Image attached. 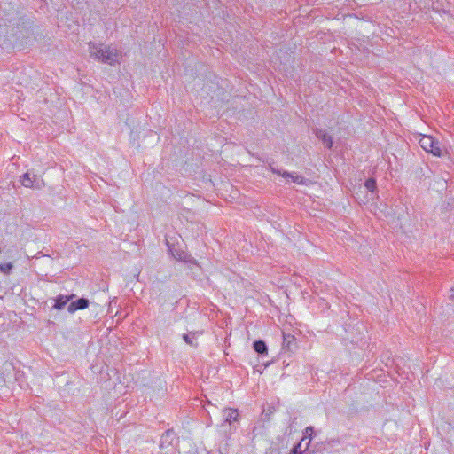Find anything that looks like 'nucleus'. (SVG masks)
<instances>
[{
  "label": "nucleus",
  "instance_id": "nucleus-1",
  "mask_svg": "<svg viewBox=\"0 0 454 454\" xmlns=\"http://www.w3.org/2000/svg\"><path fill=\"white\" fill-rule=\"evenodd\" d=\"M89 52L90 57L108 65H115L120 62L121 53L111 46H104L95 43H89Z\"/></svg>",
  "mask_w": 454,
  "mask_h": 454
},
{
  "label": "nucleus",
  "instance_id": "nucleus-2",
  "mask_svg": "<svg viewBox=\"0 0 454 454\" xmlns=\"http://www.w3.org/2000/svg\"><path fill=\"white\" fill-rule=\"evenodd\" d=\"M419 145L427 153H431L434 156L442 155V149L439 142L434 140L431 136H423L419 141Z\"/></svg>",
  "mask_w": 454,
  "mask_h": 454
},
{
  "label": "nucleus",
  "instance_id": "nucleus-3",
  "mask_svg": "<svg viewBox=\"0 0 454 454\" xmlns=\"http://www.w3.org/2000/svg\"><path fill=\"white\" fill-rule=\"evenodd\" d=\"M23 186L27 188L41 189L43 185V180L41 177L32 175L30 172L25 173L20 180Z\"/></svg>",
  "mask_w": 454,
  "mask_h": 454
},
{
  "label": "nucleus",
  "instance_id": "nucleus-4",
  "mask_svg": "<svg viewBox=\"0 0 454 454\" xmlns=\"http://www.w3.org/2000/svg\"><path fill=\"white\" fill-rule=\"evenodd\" d=\"M168 250L171 253L172 256L180 262H189V263H196V261L187 253L182 250H178L174 248L173 247H170L168 244Z\"/></svg>",
  "mask_w": 454,
  "mask_h": 454
},
{
  "label": "nucleus",
  "instance_id": "nucleus-5",
  "mask_svg": "<svg viewBox=\"0 0 454 454\" xmlns=\"http://www.w3.org/2000/svg\"><path fill=\"white\" fill-rule=\"evenodd\" d=\"M175 441H176V435L175 432L173 430L168 429L163 434L160 447L162 450L168 449V447L173 445Z\"/></svg>",
  "mask_w": 454,
  "mask_h": 454
},
{
  "label": "nucleus",
  "instance_id": "nucleus-6",
  "mask_svg": "<svg viewBox=\"0 0 454 454\" xmlns=\"http://www.w3.org/2000/svg\"><path fill=\"white\" fill-rule=\"evenodd\" d=\"M89 300L86 298H80L76 300L75 301H72L68 307L67 310L69 313H74L76 310L84 309L88 308L89 306Z\"/></svg>",
  "mask_w": 454,
  "mask_h": 454
},
{
  "label": "nucleus",
  "instance_id": "nucleus-7",
  "mask_svg": "<svg viewBox=\"0 0 454 454\" xmlns=\"http://www.w3.org/2000/svg\"><path fill=\"white\" fill-rule=\"evenodd\" d=\"M272 171L274 173L281 175L285 178H290L294 183H296L298 184H306V179L300 175H296L294 173H289L287 171L280 172L279 170H275V169H272Z\"/></svg>",
  "mask_w": 454,
  "mask_h": 454
},
{
  "label": "nucleus",
  "instance_id": "nucleus-8",
  "mask_svg": "<svg viewBox=\"0 0 454 454\" xmlns=\"http://www.w3.org/2000/svg\"><path fill=\"white\" fill-rule=\"evenodd\" d=\"M316 136L325 144L326 147L331 148L333 146V138L325 130L317 129L316 131Z\"/></svg>",
  "mask_w": 454,
  "mask_h": 454
},
{
  "label": "nucleus",
  "instance_id": "nucleus-9",
  "mask_svg": "<svg viewBox=\"0 0 454 454\" xmlns=\"http://www.w3.org/2000/svg\"><path fill=\"white\" fill-rule=\"evenodd\" d=\"M74 297V294L69 296L59 295L55 300V304L53 306L54 309L60 310L64 309L68 301H70Z\"/></svg>",
  "mask_w": 454,
  "mask_h": 454
},
{
  "label": "nucleus",
  "instance_id": "nucleus-10",
  "mask_svg": "<svg viewBox=\"0 0 454 454\" xmlns=\"http://www.w3.org/2000/svg\"><path fill=\"white\" fill-rule=\"evenodd\" d=\"M223 416L224 421L231 424L232 421L238 420L239 413L237 410L228 408L223 411Z\"/></svg>",
  "mask_w": 454,
  "mask_h": 454
},
{
  "label": "nucleus",
  "instance_id": "nucleus-11",
  "mask_svg": "<svg viewBox=\"0 0 454 454\" xmlns=\"http://www.w3.org/2000/svg\"><path fill=\"white\" fill-rule=\"evenodd\" d=\"M254 349L256 353L259 355H265L267 354L268 348L266 343L263 340H255L253 344Z\"/></svg>",
  "mask_w": 454,
  "mask_h": 454
},
{
  "label": "nucleus",
  "instance_id": "nucleus-12",
  "mask_svg": "<svg viewBox=\"0 0 454 454\" xmlns=\"http://www.w3.org/2000/svg\"><path fill=\"white\" fill-rule=\"evenodd\" d=\"M294 337L292 334L283 333V348L291 350V346L294 344Z\"/></svg>",
  "mask_w": 454,
  "mask_h": 454
},
{
  "label": "nucleus",
  "instance_id": "nucleus-13",
  "mask_svg": "<svg viewBox=\"0 0 454 454\" xmlns=\"http://www.w3.org/2000/svg\"><path fill=\"white\" fill-rule=\"evenodd\" d=\"M183 340L188 345L196 348L198 343L196 341V333H189L183 335Z\"/></svg>",
  "mask_w": 454,
  "mask_h": 454
},
{
  "label": "nucleus",
  "instance_id": "nucleus-14",
  "mask_svg": "<svg viewBox=\"0 0 454 454\" xmlns=\"http://www.w3.org/2000/svg\"><path fill=\"white\" fill-rule=\"evenodd\" d=\"M365 188L372 193L377 190L376 180L374 178H369L364 183Z\"/></svg>",
  "mask_w": 454,
  "mask_h": 454
},
{
  "label": "nucleus",
  "instance_id": "nucleus-15",
  "mask_svg": "<svg viewBox=\"0 0 454 454\" xmlns=\"http://www.w3.org/2000/svg\"><path fill=\"white\" fill-rule=\"evenodd\" d=\"M12 268H13V265L12 262L0 264V270L4 274H10Z\"/></svg>",
  "mask_w": 454,
  "mask_h": 454
},
{
  "label": "nucleus",
  "instance_id": "nucleus-16",
  "mask_svg": "<svg viewBox=\"0 0 454 454\" xmlns=\"http://www.w3.org/2000/svg\"><path fill=\"white\" fill-rule=\"evenodd\" d=\"M314 432V429L312 427H307L305 428V432H304V436L303 438L301 439V442L304 441L306 438H309V442H310V440L312 439V434ZM309 442L307 443V446L309 445Z\"/></svg>",
  "mask_w": 454,
  "mask_h": 454
},
{
  "label": "nucleus",
  "instance_id": "nucleus-17",
  "mask_svg": "<svg viewBox=\"0 0 454 454\" xmlns=\"http://www.w3.org/2000/svg\"><path fill=\"white\" fill-rule=\"evenodd\" d=\"M213 88H215V84H207V85H204L202 88H201V92L202 93H207V95H209V91L211 90V89Z\"/></svg>",
  "mask_w": 454,
  "mask_h": 454
},
{
  "label": "nucleus",
  "instance_id": "nucleus-18",
  "mask_svg": "<svg viewBox=\"0 0 454 454\" xmlns=\"http://www.w3.org/2000/svg\"><path fill=\"white\" fill-rule=\"evenodd\" d=\"M301 442L297 446H295V447H294V454H297V453H298V448H300V447H301Z\"/></svg>",
  "mask_w": 454,
  "mask_h": 454
},
{
  "label": "nucleus",
  "instance_id": "nucleus-19",
  "mask_svg": "<svg viewBox=\"0 0 454 454\" xmlns=\"http://www.w3.org/2000/svg\"><path fill=\"white\" fill-rule=\"evenodd\" d=\"M453 294H451V298H454V288L452 289Z\"/></svg>",
  "mask_w": 454,
  "mask_h": 454
}]
</instances>
